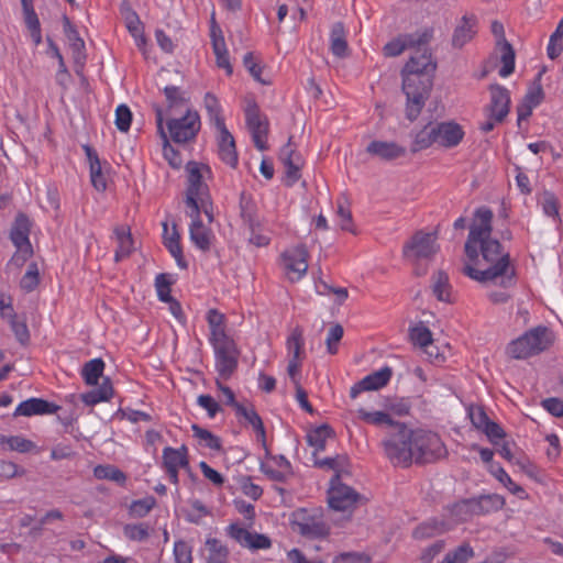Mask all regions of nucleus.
Returning <instances> with one entry per match:
<instances>
[{
    "mask_svg": "<svg viewBox=\"0 0 563 563\" xmlns=\"http://www.w3.org/2000/svg\"><path fill=\"white\" fill-rule=\"evenodd\" d=\"M243 64L245 66V68L249 70V73L251 74V76L258 82L263 84V85H269L271 81L268 80H265L261 77V74H262V66L256 62L255 59V56H254V53L253 52H249L244 55L243 57Z\"/></svg>",
    "mask_w": 563,
    "mask_h": 563,
    "instance_id": "nucleus-53",
    "label": "nucleus"
},
{
    "mask_svg": "<svg viewBox=\"0 0 563 563\" xmlns=\"http://www.w3.org/2000/svg\"><path fill=\"white\" fill-rule=\"evenodd\" d=\"M163 229L164 233L167 234L168 227L166 222L163 223ZM164 240L165 246L168 249L172 256L176 260L177 265L181 268H186L187 262L185 261L183 255V250L179 243L180 235L177 231L176 224L173 225V233L169 236L165 235Z\"/></svg>",
    "mask_w": 563,
    "mask_h": 563,
    "instance_id": "nucleus-36",
    "label": "nucleus"
},
{
    "mask_svg": "<svg viewBox=\"0 0 563 563\" xmlns=\"http://www.w3.org/2000/svg\"><path fill=\"white\" fill-rule=\"evenodd\" d=\"M497 48L500 52V62L503 64L499 69V76L508 77L515 70V49L508 41H497Z\"/></svg>",
    "mask_w": 563,
    "mask_h": 563,
    "instance_id": "nucleus-38",
    "label": "nucleus"
},
{
    "mask_svg": "<svg viewBox=\"0 0 563 563\" xmlns=\"http://www.w3.org/2000/svg\"><path fill=\"white\" fill-rule=\"evenodd\" d=\"M435 144L445 148L457 146L464 137L463 128L455 121L434 123Z\"/></svg>",
    "mask_w": 563,
    "mask_h": 563,
    "instance_id": "nucleus-21",
    "label": "nucleus"
},
{
    "mask_svg": "<svg viewBox=\"0 0 563 563\" xmlns=\"http://www.w3.org/2000/svg\"><path fill=\"white\" fill-rule=\"evenodd\" d=\"M435 70L437 62L427 49L419 56H411L401 70L405 115L410 122L418 119L431 95Z\"/></svg>",
    "mask_w": 563,
    "mask_h": 563,
    "instance_id": "nucleus-1",
    "label": "nucleus"
},
{
    "mask_svg": "<svg viewBox=\"0 0 563 563\" xmlns=\"http://www.w3.org/2000/svg\"><path fill=\"white\" fill-rule=\"evenodd\" d=\"M433 294L440 301H450V284L449 276L443 271H438L433 275Z\"/></svg>",
    "mask_w": 563,
    "mask_h": 563,
    "instance_id": "nucleus-47",
    "label": "nucleus"
},
{
    "mask_svg": "<svg viewBox=\"0 0 563 563\" xmlns=\"http://www.w3.org/2000/svg\"><path fill=\"white\" fill-rule=\"evenodd\" d=\"M321 509L299 508L291 512L289 523L296 528H324L325 523L321 521Z\"/></svg>",
    "mask_w": 563,
    "mask_h": 563,
    "instance_id": "nucleus-26",
    "label": "nucleus"
},
{
    "mask_svg": "<svg viewBox=\"0 0 563 563\" xmlns=\"http://www.w3.org/2000/svg\"><path fill=\"white\" fill-rule=\"evenodd\" d=\"M170 286H172V282L169 280L167 274L162 273L156 276L155 287L157 290V296L161 301L167 302V301L175 299L170 295Z\"/></svg>",
    "mask_w": 563,
    "mask_h": 563,
    "instance_id": "nucleus-52",
    "label": "nucleus"
},
{
    "mask_svg": "<svg viewBox=\"0 0 563 563\" xmlns=\"http://www.w3.org/2000/svg\"><path fill=\"white\" fill-rule=\"evenodd\" d=\"M482 258L487 263L485 269H477L473 266H465L463 272L472 279L479 283L496 282L500 278L499 285L507 288L515 284L516 271L510 265V255L504 252L503 245L496 239H490L479 244Z\"/></svg>",
    "mask_w": 563,
    "mask_h": 563,
    "instance_id": "nucleus-2",
    "label": "nucleus"
},
{
    "mask_svg": "<svg viewBox=\"0 0 563 563\" xmlns=\"http://www.w3.org/2000/svg\"><path fill=\"white\" fill-rule=\"evenodd\" d=\"M240 217L249 230L261 227V221L257 217V207L254 200L246 196L245 192L241 194L240 198Z\"/></svg>",
    "mask_w": 563,
    "mask_h": 563,
    "instance_id": "nucleus-34",
    "label": "nucleus"
},
{
    "mask_svg": "<svg viewBox=\"0 0 563 563\" xmlns=\"http://www.w3.org/2000/svg\"><path fill=\"white\" fill-rule=\"evenodd\" d=\"M409 336L411 342L415 345L420 346L421 349L432 347V332L422 323H419L418 325L410 328Z\"/></svg>",
    "mask_w": 563,
    "mask_h": 563,
    "instance_id": "nucleus-44",
    "label": "nucleus"
},
{
    "mask_svg": "<svg viewBox=\"0 0 563 563\" xmlns=\"http://www.w3.org/2000/svg\"><path fill=\"white\" fill-rule=\"evenodd\" d=\"M203 168L209 170L208 165H202ZM187 170V189L185 206L192 207L196 210L197 206L207 203L205 196H208L209 187L202 181L201 165L196 162H189L186 165Z\"/></svg>",
    "mask_w": 563,
    "mask_h": 563,
    "instance_id": "nucleus-12",
    "label": "nucleus"
},
{
    "mask_svg": "<svg viewBox=\"0 0 563 563\" xmlns=\"http://www.w3.org/2000/svg\"><path fill=\"white\" fill-rule=\"evenodd\" d=\"M435 144V129L433 122H428L413 134L410 152L416 154Z\"/></svg>",
    "mask_w": 563,
    "mask_h": 563,
    "instance_id": "nucleus-33",
    "label": "nucleus"
},
{
    "mask_svg": "<svg viewBox=\"0 0 563 563\" xmlns=\"http://www.w3.org/2000/svg\"><path fill=\"white\" fill-rule=\"evenodd\" d=\"M369 558L360 552H344L335 556L333 563H369Z\"/></svg>",
    "mask_w": 563,
    "mask_h": 563,
    "instance_id": "nucleus-64",
    "label": "nucleus"
},
{
    "mask_svg": "<svg viewBox=\"0 0 563 563\" xmlns=\"http://www.w3.org/2000/svg\"><path fill=\"white\" fill-rule=\"evenodd\" d=\"M90 178L92 186L100 191L107 187L106 178L102 174L100 161H96L95 165L90 166Z\"/></svg>",
    "mask_w": 563,
    "mask_h": 563,
    "instance_id": "nucleus-62",
    "label": "nucleus"
},
{
    "mask_svg": "<svg viewBox=\"0 0 563 563\" xmlns=\"http://www.w3.org/2000/svg\"><path fill=\"white\" fill-rule=\"evenodd\" d=\"M542 206L547 216L555 217L559 219V202L553 192L544 191Z\"/></svg>",
    "mask_w": 563,
    "mask_h": 563,
    "instance_id": "nucleus-63",
    "label": "nucleus"
},
{
    "mask_svg": "<svg viewBox=\"0 0 563 563\" xmlns=\"http://www.w3.org/2000/svg\"><path fill=\"white\" fill-rule=\"evenodd\" d=\"M22 9L24 13V22L31 32V36L35 45H38L42 42L41 24L33 8V1L22 3Z\"/></svg>",
    "mask_w": 563,
    "mask_h": 563,
    "instance_id": "nucleus-39",
    "label": "nucleus"
},
{
    "mask_svg": "<svg viewBox=\"0 0 563 563\" xmlns=\"http://www.w3.org/2000/svg\"><path fill=\"white\" fill-rule=\"evenodd\" d=\"M291 137L280 151V159L286 168L287 186H292L300 178V169L303 165L299 153L290 147Z\"/></svg>",
    "mask_w": 563,
    "mask_h": 563,
    "instance_id": "nucleus-22",
    "label": "nucleus"
},
{
    "mask_svg": "<svg viewBox=\"0 0 563 563\" xmlns=\"http://www.w3.org/2000/svg\"><path fill=\"white\" fill-rule=\"evenodd\" d=\"M164 93L167 99L168 110L175 111L180 110V112L186 109H189L187 106V99L184 97V93L176 86H166L164 88Z\"/></svg>",
    "mask_w": 563,
    "mask_h": 563,
    "instance_id": "nucleus-43",
    "label": "nucleus"
},
{
    "mask_svg": "<svg viewBox=\"0 0 563 563\" xmlns=\"http://www.w3.org/2000/svg\"><path fill=\"white\" fill-rule=\"evenodd\" d=\"M103 371L104 362L101 358H93L82 366L81 375L87 385L95 386L102 377Z\"/></svg>",
    "mask_w": 563,
    "mask_h": 563,
    "instance_id": "nucleus-41",
    "label": "nucleus"
},
{
    "mask_svg": "<svg viewBox=\"0 0 563 563\" xmlns=\"http://www.w3.org/2000/svg\"><path fill=\"white\" fill-rule=\"evenodd\" d=\"M358 418L364 422L376 426V427H386L387 431L394 429L393 424L399 423L400 421H396L391 418V416L385 411H373L369 412L364 408H360L357 410Z\"/></svg>",
    "mask_w": 563,
    "mask_h": 563,
    "instance_id": "nucleus-37",
    "label": "nucleus"
},
{
    "mask_svg": "<svg viewBox=\"0 0 563 563\" xmlns=\"http://www.w3.org/2000/svg\"><path fill=\"white\" fill-rule=\"evenodd\" d=\"M474 556V551L471 545L464 543L457 547L455 550L449 552L442 563H466Z\"/></svg>",
    "mask_w": 563,
    "mask_h": 563,
    "instance_id": "nucleus-50",
    "label": "nucleus"
},
{
    "mask_svg": "<svg viewBox=\"0 0 563 563\" xmlns=\"http://www.w3.org/2000/svg\"><path fill=\"white\" fill-rule=\"evenodd\" d=\"M155 498L152 496L134 500L130 506V514L134 517H144L155 506Z\"/></svg>",
    "mask_w": 563,
    "mask_h": 563,
    "instance_id": "nucleus-55",
    "label": "nucleus"
},
{
    "mask_svg": "<svg viewBox=\"0 0 563 563\" xmlns=\"http://www.w3.org/2000/svg\"><path fill=\"white\" fill-rule=\"evenodd\" d=\"M412 444L413 463L418 465L434 463L448 455L441 438L432 431L416 429Z\"/></svg>",
    "mask_w": 563,
    "mask_h": 563,
    "instance_id": "nucleus-6",
    "label": "nucleus"
},
{
    "mask_svg": "<svg viewBox=\"0 0 563 563\" xmlns=\"http://www.w3.org/2000/svg\"><path fill=\"white\" fill-rule=\"evenodd\" d=\"M213 54L216 55V64L218 68L224 69L227 76L233 74V66L230 55L225 46L224 36L219 24L213 18Z\"/></svg>",
    "mask_w": 563,
    "mask_h": 563,
    "instance_id": "nucleus-24",
    "label": "nucleus"
},
{
    "mask_svg": "<svg viewBox=\"0 0 563 563\" xmlns=\"http://www.w3.org/2000/svg\"><path fill=\"white\" fill-rule=\"evenodd\" d=\"M393 426L382 442L385 456L395 466L409 467L413 463L415 430L404 422Z\"/></svg>",
    "mask_w": 563,
    "mask_h": 563,
    "instance_id": "nucleus-4",
    "label": "nucleus"
},
{
    "mask_svg": "<svg viewBox=\"0 0 563 563\" xmlns=\"http://www.w3.org/2000/svg\"><path fill=\"white\" fill-rule=\"evenodd\" d=\"M229 533L233 540L251 550L268 549L271 547V540L266 536L253 530H229Z\"/></svg>",
    "mask_w": 563,
    "mask_h": 563,
    "instance_id": "nucleus-29",
    "label": "nucleus"
},
{
    "mask_svg": "<svg viewBox=\"0 0 563 563\" xmlns=\"http://www.w3.org/2000/svg\"><path fill=\"white\" fill-rule=\"evenodd\" d=\"M366 152L384 161H394L405 156L406 148L395 142L372 141L367 145Z\"/></svg>",
    "mask_w": 563,
    "mask_h": 563,
    "instance_id": "nucleus-28",
    "label": "nucleus"
},
{
    "mask_svg": "<svg viewBox=\"0 0 563 563\" xmlns=\"http://www.w3.org/2000/svg\"><path fill=\"white\" fill-rule=\"evenodd\" d=\"M213 354L219 377L229 379L238 369L241 350L234 331L227 325L225 314L217 309H213Z\"/></svg>",
    "mask_w": 563,
    "mask_h": 563,
    "instance_id": "nucleus-3",
    "label": "nucleus"
},
{
    "mask_svg": "<svg viewBox=\"0 0 563 563\" xmlns=\"http://www.w3.org/2000/svg\"><path fill=\"white\" fill-rule=\"evenodd\" d=\"M468 417L472 421V424L477 429L482 430L488 422L489 418L483 406H470L468 408Z\"/></svg>",
    "mask_w": 563,
    "mask_h": 563,
    "instance_id": "nucleus-57",
    "label": "nucleus"
},
{
    "mask_svg": "<svg viewBox=\"0 0 563 563\" xmlns=\"http://www.w3.org/2000/svg\"><path fill=\"white\" fill-rule=\"evenodd\" d=\"M492 473L501 484H504L505 487L508 488L511 494L516 495L520 499H526L528 497L526 490L521 486L517 485L501 466H492Z\"/></svg>",
    "mask_w": 563,
    "mask_h": 563,
    "instance_id": "nucleus-45",
    "label": "nucleus"
},
{
    "mask_svg": "<svg viewBox=\"0 0 563 563\" xmlns=\"http://www.w3.org/2000/svg\"><path fill=\"white\" fill-rule=\"evenodd\" d=\"M333 434L334 431L329 424H322L307 434L308 444L316 449L313 456H316L317 452L325 449L327 439Z\"/></svg>",
    "mask_w": 563,
    "mask_h": 563,
    "instance_id": "nucleus-40",
    "label": "nucleus"
},
{
    "mask_svg": "<svg viewBox=\"0 0 563 563\" xmlns=\"http://www.w3.org/2000/svg\"><path fill=\"white\" fill-rule=\"evenodd\" d=\"M391 376L393 369L389 366H384L379 371L365 376L351 387V398H356L362 391L380 389L388 384Z\"/></svg>",
    "mask_w": 563,
    "mask_h": 563,
    "instance_id": "nucleus-20",
    "label": "nucleus"
},
{
    "mask_svg": "<svg viewBox=\"0 0 563 563\" xmlns=\"http://www.w3.org/2000/svg\"><path fill=\"white\" fill-rule=\"evenodd\" d=\"M188 464L186 449L176 450L165 448L163 452V465L165 468H179Z\"/></svg>",
    "mask_w": 563,
    "mask_h": 563,
    "instance_id": "nucleus-42",
    "label": "nucleus"
},
{
    "mask_svg": "<svg viewBox=\"0 0 563 563\" xmlns=\"http://www.w3.org/2000/svg\"><path fill=\"white\" fill-rule=\"evenodd\" d=\"M62 517L63 514L59 510H51L40 518L35 515L27 514L20 519L19 525L21 527H27L31 525L44 526L51 523L53 519H62Z\"/></svg>",
    "mask_w": 563,
    "mask_h": 563,
    "instance_id": "nucleus-49",
    "label": "nucleus"
},
{
    "mask_svg": "<svg viewBox=\"0 0 563 563\" xmlns=\"http://www.w3.org/2000/svg\"><path fill=\"white\" fill-rule=\"evenodd\" d=\"M132 122V112L126 104L118 106L115 110V126L121 132H128Z\"/></svg>",
    "mask_w": 563,
    "mask_h": 563,
    "instance_id": "nucleus-54",
    "label": "nucleus"
},
{
    "mask_svg": "<svg viewBox=\"0 0 563 563\" xmlns=\"http://www.w3.org/2000/svg\"><path fill=\"white\" fill-rule=\"evenodd\" d=\"M10 325L11 329L16 338V340L22 344L25 345L30 341V332L27 329V325L24 321H19L16 319V314L10 316Z\"/></svg>",
    "mask_w": 563,
    "mask_h": 563,
    "instance_id": "nucleus-56",
    "label": "nucleus"
},
{
    "mask_svg": "<svg viewBox=\"0 0 563 563\" xmlns=\"http://www.w3.org/2000/svg\"><path fill=\"white\" fill-rule=\"evenodd\" d=\"M219 111L220 107L217 99L213 97V121L219 131V135L217 136L218 156L223 163L235 168L239 162L235 140L227 129L224 119L219 115Z\"/></svg>",
    "mask_w": 563,
    "mask_h": 563,
    "instance_id": "nucleus-10",
    "label": "nucleus"
},
{
    "mask_svg": "<svg viewBox=\"0 0 563 563\" xmlns=\"http://www.w3.org/2000/svg\"><path fill=\"white\" fill-rule=\"evenodd\" d=\"M154 111H155V115H156L157 131L164 142V146H163L164 157L168 161V164L170 165V167L178 169L181 167V164H183L181 155L174 146H172L169 144L167 134L164 131L163 110L159 106L154 104Z\"/></svg>",
    "mask_w": 563,
    "mask_h": 563,
    "instance_id": "nucleus-27",
    "label": "nucleus"
},
{
    "mask_svg": "<svg viewBox=\"0 0 563 563\" xmlns=\"http://www.w3.org/2000/svg\"><path fill=\"white\" fill-rule=\"evenodd\" d=\"M407 47L405 36H399L388 42L383 51L384 55L387 57H396L399 56Z\"/></svg>",
    "mask_w": 563,
    "mask_h": 563,
    "instance_id": "nucleus-60",
    "label": "nucleus"
},
{
    "mask_svg": "<svg viewBox=\"0 0 563 563\" xmlns=\"http://www.w3.org/2000/svg\"><path fill=\"white\" fill-rule=\"evenodd\" d=\"M330 40V48L334 56L339 58L349 56V45L346 42L344 24L342 22H335L332 25Z\"/></svg>",
    "mask_w": 563,
    "mask_h": 563,
    "instance_id": "nucleus-32",
    "label": "nucleus"
},
{
    "mask_svg": "<svg viewBox=\"0 0 563 563\" xmlns=\"http://www.w3.org/2000/svg\"><path fill=\"white\" fill-rule=\"evenodd\" d=\"M365 501V497L354 488L340 482V475L335 474L331 479V487L328 492L329 507L334 511H341L349 518L358 504Z\"/></svg>",
    "mask_w": 563,
    "mask_h": 563,
    "instance_id": "nucleus-8",
    "label": "nucleus"
},
{
    "mask_svg": "<svg viewBox=\"0 0 563 563\" xmlns=\"http://www.w3.org/2000/svg\"><path fill=\"white\" fill-rule=\"evenodd\" d=\"M203 168L209 170L208 165H202ZM187 170V189L185 206L192 207L196 210L197 206L207 203L205 196H208L209 187L202 181L201 165L196 162H189L186 165Z\"/></svg>",
    "mask_w": 563,
    "mask_h": 563,
    "instance_id": "nucleus-13",
    "label": "nucleus"
},
{
    "mask_svg": "<svg viewBox=\"0 0 563 563\" xmlns=\"http://www.w3.org/2000/svg\"><path fill=\"white\" fill-rule=\"evenodd\" d=\"M245 122L255 147L260 151H266L269 123L255 101L250 102L245 109Z\"/></svg>",
    "mask_w": 563,
    "mask_h": 563,
    "instance_id": "nucleus-15",
    "label": "nucleus"
},
{
    "mask_svg": "<svg viewBox=\"0 0 563 563\" xmlns=\"http://www.w3.org/2000/svg\"><path fill=\"white\" fill-rule=\"evenodd\" d=\"M504 505V498L498 495L482 496L478 499H463L449 507L450 517L453 523L461 525L472 519L475 515H482L492 508H499Z\"/></svg>",
    "mask_w": 563,
    "mask_h": 563,
    "instance_id": "nucleus-7",
    "label": "nucleus"
},
{
    "mask_svg": "<svg viewBox=\"0 0 563 563\" xmlns=\"http://www.w3.org/2000/svg\"><path fill=\"white\" fill-rule=\"evenodd\" d=\"M113 386L109 377H102V383L99 387L81 394L80 398L87 406H95L102 401H108L113 396Z\"/></svg>",
    "mask_w": 563,
    "mask_h": 563,
    "instance_id": "nucleus-31",
    "label": "nucleus"
},
{
    "mask_svg": "<svg viewBox=\"0 0 563 563\" xmlns=\"http://www.w3.org/2000/svg\"><path fill=\"white\" fill-rule=\"evenodd\" d=\"M174 556H175V563H191L192 562L191 549L184 541L175 542Z\"/></svg>",
    "mask_w": 563,
    "mask_h": 563,
    "instance_id": "nucleus-61",
    "label": "nucleus"
},
{
    "mask_svg": "<svg viewBox=\"0 0 563 563\" xmlns=\"http://www.w3.org/2000/svg\"><path fill=\"white\" fill-rule=\"evenodd\" d=\"M308 250L303 244H299L284 251L280 255L284 267L291 282L299 280L308 269Z\"/></svg>",
    "mask_w": 563,
    "mask_h": 563,
    "instance_id": "nucleus-16",
    "label": "nucleus"
},
{
    "mask_svg": "<svg viewBox=\"0 0 563 563\" xmlns=\"http://www.w3.org/2000/svg\"><path fill=\"white\" fill-rule=\"evenodd\" d=\"M170 139L175 143H187L192 140L200 129L199 115L197 112L186 109L179 118H172L167 122Z\"/></svg>",
    "mask_w": 563,
    "mask_h": 563,
    "instance_id": "nucleus-14",
    "label": "nucleus"
},
{
    "mask_svg": "<svg viewBox=\"0 0 563 563\" xmlns=\"http://www.w3.org/2000/svg\"><path fill=\"white\" fill-rule=\"evenodd\" d=\"M93 475L98 479H109L123 485L126 481L125 474L113 465H97Z\"/></svg>",
    "mask_w": 563,
    "mask_h": 563,
    "instance_id": "nucleus-46",
    "label": "nucleus"
},
{
    "mask_svg": "<svg viewBox=\"0 0 563 563\" xmlns=\"http://www.w3.org/2000/svg\"><path fill=\"white\" fill-rule=\"evenodd\" d=\"M202 213L207 217L208 223H211V212L207 203L197 206L196 210L192 207H186V214L191 219L189 225L190 240L198 249L206 252L210 249L211 236L210 229L201 219Z\"/></svg>",
    "mask_w": 563,
    "mask_h": 563,
    "instance_id": "nucleus-11",
    "label": "nucleus"
},
{
    "mask_svg": "<svg viewBox=\"0 0 563 563\" xmlns=\"http://www.w3.org/2000/svg\"><path fill=\"white\" fill-rule=\"evenodd\" d=\"M287 349L289 353H292L291 358L301 360L302 346H303V338H302V329L300 327H296L291 334L287 339Z\"/></svg>",
    "mask_w": 563,
    "mask_h": 563,
    "instance_id": "nucleus-51",
    "label": "nucleus"
},
{
    "mask_svg": "<svg viewBox=\"0 0 563 563\" xmlns=\"http://www.w3.org/2000/svg\"><path fill=\"white\" fill-rule=\"evenodd\" d=\"M475 221L470 227L467 239L474 240L479 244L490 240L493 231V211L489 208L481 207L475 211Z\"/></svg>",
    "mask_w": 563,
    "mask_h": 563,
    "instance_id": "nucleus-19",
    "label": "nucleus"
},
{
    "mask_svg": "<svg viewBox=\"0 0 563 563\" xmlns=\"http://www.w3.org/2000/svg\"><path fill=\"white\" fill-rule=\"evenodd\" d=\"M488 90L490 100L485 107V111L490 119L501 123L510 111V92L499 84H492Z\"/></svg>",
    "mask_w": 563,
    "mask_h": 563,
    "instance_id": "nucleus-18",
    "label": "nucleus"
},
{
    "mask_svg": "<svg viewBox=\"0 0 563 563\" xmlns=\"http://www.w3.org/2000/svg\"><path fill=\"white\" fill-rule=\"evenodd\" d=\"M31 231V223L25 213H18L12 225L10 238L16 252L11 258V263L20 267L33 255V247L31 245L29 234Z\"/></svg>",
    "mask_w": 563,
    "mask_h": 563,
    "instance_id": "nucleus-9",
    "label": "nucleus"
},
{
    "mask_svg": "<svg viewBox=\"0 0 563 563\" xmlns=\"http://www.w3.org/2000/svg\"><path fill=\"white\" fill-rule=\"evenodd\" d=\"M439 250L437 233L417 231L404 246V255L412 254L416 258H430Z\"/></svg>",
    "mask_w": 563,
    "mask_h": 563,
    "instance_id": "nucleus-17",
    "label": "nucleus"
},
{
    "mask_svg": "<svg viewBox=\"0 0 563 563\" xmlns=\"http://www.w3.org/2000/svg\"><path fill=\"white\" fill-rule=\"evenodd\" d=\"M553 332L545 325H538L512 340L506 349L515 360H525L548 350L553 343Z\"/></svg>",
    "mask_w": 563,
    "mask_h": 563,
    "instance_id": "nucleus-5",
    "label": "nucleus"
},
{
    "mask_svg": "<svg viewBox=\"0 0 563 563\" xmlns=\"http://www.w3.org/2000/svg\"><path fill=\"white\" fill-rule=\"evenodd\" d=\"M404 36L408 48H417L413 56L421 55L426 49L431 53L427 45L433 37V27H426L411 34H405Z\"/></svg>",
    "mask_w": 563,
    "mask_h": 563,
    "instance_id": "nucleus-35",
    "label": "nucleus"
},
{
    "mask_svg": "<svg viewBox=\"0 0 563 563\" xmlns=\"http://www.w3.org/2000/svg\"><path fill=\"white\" fill-rule=\"evenodd\" d=\"M343 327L339 323L334 324L328 334L325 340L327 349L330 354H335L338 352V343L343 338Z\"/></svg>",
    "mask_w": 563,
    "mask_h": 563,
    "instance_id": "nucleus-59",
    "label": "nucleus"
},
{
    "mask_svg": "<svg viewBox=\"0 0 563 563\" xmlns=\"http://www.w3.org/2000/svg\"><path fill=\"white\" fill-rule=\"evenodd\" d=\"M60 409L59 406L54 402L47 401L43 398H30L22 401L13 412L14 417L24 416H38V415H52Z\"/></svg>",
    "mask_w": 563,
    "mask_h": 563,
    "instance_id": "nucleus-23",
    "label": "nucleus"
},
{
    "mask_svg": "<svg viewBox=\"0 0 563 563\" xmlns=\"http://www.w3.org/2000/svg\"><path fill=\"white\" fill-rule=\"evenodd\" d=\"M63 25L65 35L69 42L73 52V58L77 66H84L86 60L85 42L79 36L76 27L71 24L67 15L63 16Z\"/></svg>",
    "mask_w": 563,
    "mask_h": 563,
    "instance_id": "nucleus-25",
    "label": "nucleus"
},
{
    "mask_svg": "<svg viewBox=\"0 0 563 563\" xmlns=\"http://www.w3.org/2000/svg\"><path fill=\"white\" fill-rule=\"evenodd\" d=\"M476 18L464 15L461 23L454 29L452 34V46L454 48H462L466 43L472 41L476 34Z\"/></svg>",
    "mask_w": 563,
    "mask_h": 563,
    "instance_id": "nucleus-30",
    "label": "nucleus"
},
{
    "mask_svg": "<svg viewBox=\"0 0 563 563\" xmlns=\"http://www.w3.org/2000/svg\"><path fill=\"white\" fill-rule=\"evenodd\" d=\"M494 445H499L500 441L505 439L506 432L495 421L489 422L481 430Z\"/></svg>",
    "mask_w": 563,
    "mask_h": 563,
    "instance_id": "nucleus-58",
    "label": "nucleus"
},
{
    "mask_svg": "<svg viewBox=\"0 0 563 563\" xmlns=\"http://www.w3.org/2000/svg\"><path fill=\"white\" fill-rule=\"evenodd\" d=\"M0 442L7 443L10 450L19 453H27L36 448L33 441L20 435L1 437Z\"/></svg>",
    "mask_w": 563,
    "mask_h": 563,
    "instance_id": "nucleus-48",
    "label": "nucleus"
}]
</instances>
